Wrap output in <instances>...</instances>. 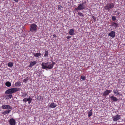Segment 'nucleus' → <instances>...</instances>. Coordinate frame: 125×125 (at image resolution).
Segmentation results:
<instances>
[{"label":"nucleus","instance_id":"nucleus-1","mask_svg":"<svg viewBox=\"0 0 125 125\" xmlns=\"http://www.w3.org/2000/svg\"><path fill=\"white\" fill-rule=\"evenodd\" d=\"M42 68L43 69H50L53 68L52 64L51 62H42L41 64Z\"/></svg>","mask_w":125,"mask_h":125},{"label":"nucleus","instance_id":"nucleus-2","mask_svg":"<svg viewBox=\"0 0 125 125\" xmlns=\"http://www.w3.org/2000/svg\"><path fill=\"white\" fill-rule=\"evenodd\" d=\"M19 91V88H10L7 90L5 92V93L6 94H13Z\"/></svg>","mask_w":125,"mask_h":125},{"label":"nucleus","instance_id":"nucleus-3","mask_svg":"<svg viewBox=\"0 0 125 125\" xmlns=\"http://www.w3.org/2000/svg\"><path fill=\"white\" fill-rule=\"evenodd\" d=\"M114 6L113 3L110 2L107 4L104 7V9L106 10L109 11L113 8Z\"/></svg>","mask_w":125,"mask_h":125},{"label":"nucleus","instance_id":"nucleus-4","mask_svg":"<svg viewBox=\"0 0 125 125\" xmlns=\"http://www.w3.org/2000/svg\"><path fill=\"white\" fill-rule=\"evenodd\" d=\"M37 26L35 23L31 24L30 26V31L31 32L36 31H37Z\"/></svg>","mask_w":125,"mask_h":125},{"label":"nucleus","instance_id":"nucleus-5","mask_svg":"<svg viewBox=\"0 0 125 125\" xmlns=\"http://www.w3.org/2000/svg\"><path fill=\"white\" fill-rule=\"evenodd\" d=\"M85 6L84 5V3H80L79 4L78 6L75 8V10H83L85 8Z\"/></svg>","mask_w":125,"mask_h":125},{"label":"nucleus","instance_id":"nucleus-6","mask_svg":"<svg viewBox=\"0 0 125 125\" xmlns=\"http://www.w3.org/2000/svg\"><path fill=\"white\" fill-rule=\"evenodd\" d=\"M2 108L3 109H6L9 110L11 109V107L9 105L7 104H4L2 106Z\"/></svg>","mask_w":125,"mask_h":125},{"label":"nucleus","instance_id":"nucleus-7","mask_svg":"<svg viewBox=\"0 0 125 125\" xmlns=\"http://www.w3.org/2000/svg\"><path fill=\"white\" fill-rule=\"evenodd\" d=\"M9 124L10 125H15L16 121L13 118L10 119L9 121Z\"/></svg>","mask_w":125,"mask_h":125},{"label":"nucleus","instance_id":"nucleus-8","mask_svg":"<svg viewBox=\"0 0 125 125\" xmlns=\"http://www.w3.org/2000/svg\"><path fill=\"white\" fill-rule=\"evenodd\" d=\"M120 117V116L118 114L117 115H116L114 116L113 117V119L114 121H116L118 120H119Z\"/></svg>","mask_w":125,"mask_h":125},{"label":"nucleus","instance_id":"nucleus-9","mask_svg":"<svg viewBox=\"0 0 125 125\" xmlns=\"http://www.w3.org/2000/svg\"><path fill=\"white\" fill-rule=\"evenodd\" d=\"M32 100V98H31L30 96H29V98H24L23 99V101L25 102H26L28 101V103L30 104L31 103Z\"/></svg>","mask_w":125,"mask_h":125},{"label":"nucleus","instance_id":"nucleus-10","mask_svg":"<svg viewBox=\"0 0 125 125\" xmlns=\"http://www.w3.org/2000/svg\"><path fill=\"white\" fill-rule=\"evenodd\" d=\"M111 91L110 90H106L103 93V95L104 96H106L109 95V94L111 93Z\"/></svg>","mask_w":125,"mask_h":125},{"label":"nucleus","instance_id":"nucleus-11","mask_svg":"<svg viewBox=\"0 0 125 125\" xmlns=\"http://www.w3.org/2000/svg\"><path fill=\"white\" fill-rule=\"evenodd\" d=\"M108 35L112 38H114L115 37V32L114 31H112L110 33H109Z\"/></svg>","mask_w":125,"mask_h":125},{"label":"nucleus","instance_id":"nucleus-12","mask_svg":"<svg viewBox=\"0 0 125 125\" xmlns=\"http://www.w3.org/2000/svg\"><path fill=\"white\" fill-rule=\"evenodd\" d=\"M37 62L35 61L33 62L31 61L30 62V64L29 65V67H31L34 66V65L37 64Z\"/></svg>","mask_w":125,"mask_h":125},{"label":"nucleus","instance_id":"nucleus-13","mask_svg":"<svg viewBox=\"0 0 125 125\" xmlns=\"http://www.w3.org/2000/svg\"><path fill=\"white\" fill-rule=\"evenodd\" d=\"M110 98L111 100H113L114 102H116L118 100L117 98L114 96H111Z\"/></svg>","mask_w":125,"mask_h":125},{"label":"nucleus","instance_id":"nucleus-14","mask_svg":"<svg viewBox=\"0 0 125 125\" xmlns=\"http://www.w3.org/2000/svg\"><path fill=\"white\" fill-rule=\"evenodd\" d=\"M74 30L73 29H71L68 32L70 35H73L74 34Z\"/></svg>","mask_w":125,"mask_h":125},{"label":"nucleus","instance_id":"nucleus-15","mask_svg":"<svg viewBox=\"0 0 125 125\" xmlns=\"http://www.w3.org/2000/svg\"><path fill=\"white\" fill-rule=\"evenodd\" d=\"M56 105H57L56 104L54 103H52L49 106L50 107L52 108H54L56 107Z\"/></svg>","mask_w":125,"mask_h":125},{"label":"nucleus","instance_id":"nucleus-16","mask_svg":"<svg viewBox=\"0 0 125 125\" xmlns=\"http://www.w3.org/2000/svg\"><path fill=\"white\" fill-rule=\"evenodd\" d=\"M10 111H11L10 110H7L3 112L2 113V114L4 115L8 114L9 113Z\"/></svg>","mask_w":125,"mask_h":125},{"label":"nucleus","instance_id":"nucleus-17","mask_svg":"<svg viewBox=\"0 0 125 125\" xmlns=\"http://www.w3.org/2000/svg\"><path fill=\"white\" fill-rule=\"evenodd\" d=\"M41 55L42 54L40 53H34L33 54L34 56H35L36 58L41 56Z\"/></svg>","mask_w":125,"mask_h":125},{"label":"nucleus","instance_id":"nucleus-18","mask_svg":"<svg viewBox=\"0 0 125 125\" xmlns=\"http://www.w3.org/2000/svg\"><path fill=\"white\" fill-rule=\"evenodd\" d=\"M21 85V83L20 81L16 82L15 84V85L16 87L20 86Z\"/></svg>","mask_w":125,"mask_h":125},{"label":"nucleus","instance_id":"nucleus-19","mask_svg":"<svg viewBox=\"0 0 125 125\" xmlns=\"http://www.w3.org/2000/svg\"><path fill=\"white\" fill-rule=\"evenodd\" d=\"M5 84L6 86L8 87L11 86V83L9 82H6Z\"/></svg>","mask_w":125,"mask_h":125},{"label":"nucleus","instance_id":"nucleus-20","mask_svg":"<svg viewBox=\"0 0 125 125\" xmlns=\"http://www.w3.org/2000/svg\"><path fill=\"white\" fill-rule=\"evenodd\" d=\"M113 91L115 94H116L117 95H121L118 92V90H116L115 91L113 90Z\"/></svg>","mask_w":125,"mask_h":125},{"label":"nucleus","instance_id":"nucleus-21","mask_svg":"<svg viewBox=\"0 0 125 125\" xmlns=\"http://www.w3.org/2000/svg\"><path fill=\"white\" fill-rule=\"evenodd\" d=\"M8 65L9 67H11L13 66V63L12 62H10L8 63Z\"/></svg>","mask_w":125,"mask_h":125},{"label":"nucleus","instance_id":"nucleus-22","mask_svg":"<svg viewBox=\"0 0 125 125\" xmlns=\"http://www.w3.org/2000/svg\"><path fill=\"white\" fill-rule=\"evenodd\" d=\"M112 26L116 28L118 26V24L116 23L113 22Z\"/></svg>","mask_w":125,"mask_h":125},{"label":"nucleus","instance_id":"nucleus-23","mask_svg":"<svg viewBox=\"0 0 125 125\" xmlns=\"http://www.w3.org/2000/svg\"><path fill=\"white\" fill-rule=\"evenodd\" d=\"M92 110L91 109L88 113V116L90 117L92 115Z\"/></svg>","mask_w":125,"mask_h":125},{"label":"nucleus","instance_id":"nucleus-24","mask_svg":"<svg viewBox=\"0 0 125 125\" xmlns=\"http://www.w3.org/2000/svg\"><path fill=\"white\" fill-rule=\"evenodd\" d=\"M48 55V51L46 50L45 51V53L44 55V56L45 57H47Z\"/></svg>","mask_w":125,"mask_h":125},{"label":"nucleus","instance_id":"nucleus-25","mask_svg":"<svg viewBox=\"0 0 125 125\" xmlns=\"http://www.w3.org/2000/svg\"><path fill=\"white\" fill-rule=\"evenodd\" d=\"M28 80V78L27 77L26 78L23 80V82L26 83Z\"/></svg>","mask_w":125,"mask_h":125},{"label":"nucleus","instance_id":"nucleus-26","mask_svg":"<svg viewBox=\"0 0 125 125\" xmlns=\"http://www.w3.org/2000/svg\"><path fill=\"white\" fill-rule=\"evenodd\" d=\"M112 20L113 21H114L116 20V17L115 16H113L112 17Z\"/></svg>","mask_w":125,"mask_h":125},{"label":"nucleus","instance_id":"nucleus-27","mask_svg":"<svg viewBox=\"0 0 125 125\" xmlns=\"http://www.w3.org/2000/svg\"><path fill=\"white\" fill-rule=\"evenodd\" d=\"M12 96V94H9L7 95V98L11 99Z\"/></svg>","mask_w":125,"mask_h":125},{"label":"nucleus","instance_id":"nucleus-28","mask_svg":"<svg viewBox=\"0 0 125 125\" xmlns=\"http://www.w3.org/2000/svg\"><path fill=\"white\" fill-rule=\"evenodd\" d=\"M81 79H82L83 80H85V77L84 76H82L81 77Z\"/></svg>","mask_w":125,"mask_h":125},{"label":"nucleus","instance_id":"nucleus-29","mask_svg":"<svg viewBox=\"0 0 125 125\" xmlns=\"http://www.w3.org/2000/svg\"><path fill=\"white\" fill-rule=\"evenodd\" d=\"M78 15L80 16H83V14L80 12H78Z\"/></svg>","mask_w":125,"mask_h":125},{"label":"nucleus","instance_id":"nucleus-30","mask_svg":"<svg viewBox=\"0 0 125 125\" xmlns=\"http://www.w3.org/2000/svg\"><path fill=\"white\" fill-rule=\"evenodd\" d=\"M92 18H93V19L94 20V21H95L96 20V17H94V16H93L92 17Z\"/></svg>","mask_w":125,"mask_h":125},{"label":"nucleus","instance_id":"nucleus-31","mask_svg":"<svg viewBox=\"0 0 125 125\" xmlns=\"http://www.w3.org/2000/svg\"><path fill=\"white\" fill-rule=\"evenodd\" d=\"M61 7H62V6H60V5H59L58 6V9L59 10H61Z\"/></svg>","mask_w":125,"mask_h":125},{"label":"nucleus","instance_id":"nucleus-32","mask_svg":"<svg viewBox=\"0 0 125 125\" xmlns=\"http://www.w3.org/2000/svg\"><path fill=\"white\" fill-rule=\"evenodd\" d=\"M71 38V36H67L66 37V38L67 39H70Z\"/></svg>","mask_w":125,"mask_h":125},{"label":"nucleus","instance_id":"nucleus-33","mask_svg":"<svg viewBox=\"0 0 125 125\" xmlns=\"http://www.w3.org/2000/svg\"><path fill=\"white\" fill-rule=\"evenodd\" d=\"M27 95V94H25V95H22V96H21L22 97H25Z\"/></svg>","mask_w":125,"mask_h":125},{"label":"nucleus","instance_id":"nucleus-34","mask_svg":"<svg viewBox=\"0 0 125 125\" xmlns=\"http://www.w3.org/2000/svg\"><path fill=\"white\" fill-rule=\"evenodd\" d=\"M53 37L54 38H56L57 37V36H56V34H54L53 35Z\"/></svg>","mask_w":125,"mask_h":125},{"label":"nucleus","instance_id":"nucleus-35","mask_svg":"<svg viewBox=\"0 0 125 125\" xmlns=\"http://www.w3.org/2000/svg\"><path fill=\"white\" fill-rule=\"evenodd\" d=\"M55 62H52V64L53 65H53H54L55 64Z\"/></svg>","mask_w":125,"mask_h":125},{"label":"nucleus","instance_id":"nucleus-36","mask_svg":"<svg viewBox=\"0 0 125 125\" xmlns=\"http://www.w3.org/2000/svg\"><path fill=\"white\" fill-rule=\"evenodd\" d=\"M14 0L15 2H17L19 0Z\"/></svg>","mask_w":125,"mask_h":125},{"label":"nucleus","instance_id":"nucleus-37","mask_svg":"<svg viewBox=\"0 0 125 125\" xmlns=\"http://www.w3.org/2000/svg\"><path fill=\"white\" fill-rule=\"evenodd\" d=\"M119 14H120V13H119V12H118V13H117L118 15H119Z\"/></svg>","mask_w":125,"mask_h":125}]
</instances>
